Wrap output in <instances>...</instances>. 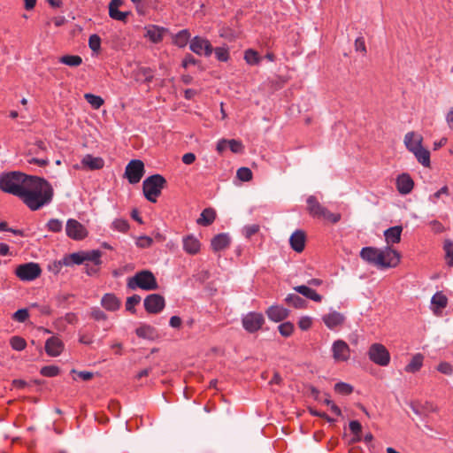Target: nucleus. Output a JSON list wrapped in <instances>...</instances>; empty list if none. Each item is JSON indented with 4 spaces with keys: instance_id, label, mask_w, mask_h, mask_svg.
<instances>
[{
    "instance_id": "f257e3e1",
    "label": "nucleus",
    "mask_w": 453,
    "mask_h": 453,
    "mask_svg": "<svg viewBox=\"0 0 453 453\" xmlns=\"http://www.w3.org/2000/svg\"><path fill=\"white\" fill-rule=\"evenodd\" d=\"M53 194L48 180L31 175L20 199L31 211H37L52 201Z\"/></svg>"
},
{
    "instance_id": "f03ea898",
    "label": "nucleus",
    "mask_w": 453,
    "mask_h": 453,
    "mask_svg": "<svg viewBox=\"0 0 453 453\" xmlns=\"http://www.w3.org/2000/svg\"><path fill=\"white\" fill-rule=\"evenodd\" d=\"M30 177L31 175L15 171L4 173L0 175V189L20 198Z\"/></svg>"
},
{
    "instance_id": "7ed1b4c3",
    "label": "nucleus",
    "mask_w": 453,
    "mask_h": 453,
    "mask_svg": "<svg viewBox=\"0 0 453 453\" xmlns=\"http://www.w3.org/2000/svg\"><path fill=\"white\" fill-rule=\"evenodd\" d=\"M165 185L166 180L161 174H153L146 178L142 182V191L145 198L151 203H156Z\"/></svg>"
},
{
    "instance_id": "20e7f679",
    "label": "nucleus",
    "mask_w": 453,
    "mask_h": 453,
    "mask_svg": "<svg viewBox=\"0 0 453 453\" xmlns=\"http://www.w3.org/2000/svg\"><path fill=\"white\" fill-rule=\"evenodd\" d=\"M307 211L313 218L323 219L328 222L335 224L340 221L341 214L333 213L326 207L322 206L314 196H310L307 198Z\"/></svg>"
},
{
    "instance_id": "39448f33",
    "label": "nucleus",
    "mask_w": 453,
    "mask_h": 453,
    "mask_svg": "<svg viewBox=\"0 0 453 453\" xmlns=\"http://www.w3.org/2000/svg\"><path fill=\"white\" fill-rule=\"evenodd\" d=\"M127 286L134 289L139 288L143 290H156L158 284L154 274L149 270H142L128 280Z\"/></svg>"
},
{
    "instance_id": "423d86ee",
    "label": "nucleus",
    "mask_w": 453,
    "mask_h": 453,
    "mask_svg": "<svg viewBox=\"0 0 453 453\" xmlns=\"http://www.w3.org/2000/svg\"><path fill=\"white\" fill-rule=\"evenodd\" d=\"M15 274L20 280L32 281L40 277L42 269L38 264L29 262L18 265Z\"/></svg>"
},
{
    "instance_id": "0eeeda50",
    "label": "nucleus",
    "mask_w": 453,
    "mask_h": 453,
    "mask_svg": "<svg viewBox=\"0 0 453 453\" xmlns=\"http://www.w3.org/2000/svg\"><path fill=\"white\" fill-rule=\"evenodd\" d=\"M369 359L380 366H387L390 362V354L381 343H372L368 349Z\"/></svg>"
},
{
    "instance_id": "6e6552de",
    "label": "nucleus",
    "mask_w": 453,
    "mask_h": 453,
    "mask_svg": "<svg viewBox=\"0 0 453 453\" xmlns=\"http://www.w3.org/2000/svg\"><path fill=\"white\" fill-rule=\"evenodd\" d=\"M360 257L367 263L375 265L377 266H388L394 265L393 263H385L384 255L381 250L375 247H365L360 251Z\"/></svg>"
},
{
    "instance_id": "1a4fd4ad",
    "label": "nucleus",
    "mask_w": 453,
    "mask_h": 453,
    "mask_svg": "<svg viewBox=\"0 0 453 453\" xmlns=\"http://www.w3.org/2000/svg\"><path fill=\"white\" fill-rule=\"evenodd\" d=\"M145 173L144 164L140 159L131 160L125 170V177L130 184L138 183L143 177Z\"/></svg>"
},
{
    "instance_id": "9d476101",
    "label": "nucleus",
    "mask_w": 453,
    "mask_h": 453,
    "mask_svg": "<svg viewBox=\"0 0 453 453\" xmlns=\"http://www.w3.org/2000/svg\"><path fill=\"white\" fill-rule=\"evenodd\" d=\"M243 328L250 334L259 331L265 324V318L262 313L250 311L242 319Z\"/></svg>"
},
{
    "instance_id": "9b49d317",
    "label": "nucleus",
    "mask_w": 453,
    "mask_h": 453,
    "mask_svg": "<svg viewBox=\"0 0 453 453\" xmlns=\"http://www.w3.org/2000/svg\"><path fill=\"white\" fill-rule=\"evenodd\" d=\"M331 351L335 363L347 362L350 358V348L343 340L334 341L332 344Z\"/></svg>"
},
{
    "instance_id": "f8f14e48",
    "label": "nucleus",
    "mask_w": 453,
    "mask_h": 453,
    "mask_svg": "<svg viewBox=\"0 0 453 453\" xmlns=\"http://www.w3.org/2000/svg\"><path fill=\"white\" fill-rule=\"evenodd\" d=\"M66 235L76 241H81L88 236V231L86 227L80 223L78 220L69 219L65 226Z\"/></svg>"
},
{
    "instance_id": "ddd939ff",
    "label": "nucleus",
    "mask_w": 453,
    "mask_h": 453,
    "mask_svg": "<svg viewBox=\"0 0 453 453\" xmlns=\"http://www.w3.org/2000/svg\"><path fill=\"white\" fill-rule=\"evenodd\" d=\"M190 50L196 55L210 57L213 52V47L210 41L201 36H195L189 44Z\"/></svg>"
},
{
    "instance_id": "4468645a",
    "label": "nucleus",
    "mask_w": 453,
    "mask_h": 453,
    "mask_svg": "<svg viewBox=\"0 0 453 453\" xmlns=\"http://www.w3.org/2000/svg\"><path fill=\"white\" fill-rule=\"evenodd\" d=\"M144 308L148 313L157 314L165 305V298L158 294H150L144 299Z\"/></svg>"
},
{
    "instance_id": "2eb2a0df",
    "label": "nucleus",
    "mask_w": 453,
    "mask_h": 453,
    "mask_svg": "<svg viewBox=\"0 0 453 453\" xmlns=\"http://www.w3.org/2000/svg\"><path fill=\"white\" fill-rule=\"evenodd\" d=\"M395 185L401 195H408L414 188V181L409 173H402L396 178Z\"/></svg>"
},
{
    "instance_id": "dca6fc26",
    "label": "nucleus",
    "mask_w": 453,
    "mask_h": 453,
    "mask_svg": "<svg viewBox=\"0 0 453 453\" xmlns=\"http://www.w3.org/2000/svg\"><path fill=\"white\" fill-rule=\"evenodd\" d=\"M324 324L331 330L341 326L345 321V316L338 311H331L322 317Z\"/></svg>"
},
{
    "instance_id": "f3484780",
    "label": "nucleus",
    "mask_w": 453,
    "mask_h": 453,
    "mask_svg": "<svg viewBox=\"0 0 453 453\" xmlns=\"http://www.w3.org/2000/svg\"><path fill=\"white\" fill-rule=\"evenodd\" d=\"M64 349V343L58 336L49 338L45 342V351L50 357L59 356Z\"/></svg>"
},
{
    "instance_id": "a211bd4d",
    "label": "nucleus",
    "mask_w": 453,
    "mask_h": 453,
    "mask_svg": "<svg viewBox=\"0 0 453 453\" xmlns=\"http://www.w3.org/2000/svg\"><path fill=\"white\" fill-rule=\"evenodd\" d=\"M265 313L270 320L280 322L288 317L289 311L280 305H272L266 310Z\"/></svg>"
},
{
    "instance_id": "6ab92c4d",
    "label": "nucleus",
    "mask_w": 453,
    "mask_h": 453,
    "mask_svg": "<svg viewBox=\"0 0 453 453\" xmlns=\"http://www.w3.org/2000/svg\"><path fill=\"white\" fill-rule=\"evenodd\" d=\"M403 142H404L406 149L410 152H412L417 148H419L422 146L423 137L421 134H419L414 131H411V132H408L404 135Z\"/></svg>"
},
{
    "instance_id": "aec40b11",
    "label": "nucleus",
    "mask_w": 453,
    "mask_h": 453,
    "mask_svg": "<svg viewBox=\"0 0 453 453\" xmlns=\"http://www.w3.org/2000/svg\"><path fill=\"white\" fill-rule=\"evenodd\" d=\"M305 241H306V235H305V233L302 230L295 231L289 238V243H290L291 248L296 252H298V253L302 252L304 250Z\"/></svg>"
},
{
    "instance_id": "412c9836",
    "label": "nucleus",
    "mask_w": 453,
    "mask_h": 453,
    "mask_svg": "<svg viewBox=\"0 0 453 453\" xmlns=\"http://www.w3.org/2000/svg\"><path fill=\"white\" fill-rule=\"evenodd\" d=\"M145 37L149 38L150 42L153 43H158L162 42L164 34L165 33L166 29L164 27H160L158 26L150 25L147 27Z\"/></svg>"
},
{
    "instance_id": "4be33fe9",
    "label": "nucleus",
    "mask_w": 453,
    "mask_h": 453,
    "mask_svg": "<svg viewBox=\"0 0 453 453\" xmlns=\"http://www.w3.org/2000/svg\"><path fill=\"white\" fill-rule=\"evenodd\" d=\"M101 305L107 311H115L119 309L121 302L114 294L107 293L102 297Z\"/></svg>"
},
{
    "instance_id": "5701e85b",
    "label": "nucleus",
    "mask_w": 453,
    "mask_h": 453,
    "mask_svg": "<svg viewBox=\"0 0 453 453\" xmlns=\"http://www.w3.org/2000/svg\"><path fill=\"white\" fill-rule=\"evenodd\" d=\"M230 237L227 234L222 233L215 235L211 242V246L213 251L218 252L226 249L230 245Z\"/></svg>"
},
{
    "instance_id": "b1692460",
    "label": "nucleus",
    "mask_w": 453,
    "mask_h": 453,
    "mask_svg": "<svg viewBox=\"0 0 453 453\" xmlns=\"http://www.w3.org/2000/svg\"><path fill=\"white\" fill-rule=\"evenodd\" d=\"M81 164L83 167L89 170H100L104 166V160L100 157H93L88 154L82 158Z\"/></svg>"
},
{
    "instance_id": "393cba45",
    "label": "nucleus",
    "mask_w": 453,
    "mask_h": 453,
    "mask_svg": "<svg viewBox=\"0 0 453 453\" xmlns=\"http://www.w3.org/2000/svg\"><path fill=\"white\" fill-rule=\"evenodd\" d=\"M403 227L401 226H395L388 228L384 232V236L388 246L390 244L399 243L401 241V234Z\"/></svg>"
},
{
    "instance_id": "a878e982",
    "label": "nucleus",
    "mask_w": 453,
    "mask_h": 453,
    "mask_svg": "<svg viewBox=\"0 0 453 453\" xmlns=\"http://www.w3.org/2000/svg\"><path fill=\"white\" fill-rule=\"evenodd\" d=\"M381 252L384 255V262L385 263H393L394 265L388 266H381L382 268H390L395 267L400 263V253L395 250L392 249L390 246H387L384 250H381Z\"/></svg>"
},
{
    "instance_id": "bb28decb",
    "label": "nucleus",
    "mask_w": 453,
    "mask_h": 453,
    "mask_svg": "<svg viewBox=\"0 0 453 453\" xmlns=\"http://www.w3.org/2000/svg\"><path fill=\"white\" fill-rule=\"evenodd\" d=\"M122 4L121 0H111L109 4V15L111 19L119 21H125L127 12L119 11V7Z\"/></svg>"
},
{
    "instance_id": "cd10ccee",
    "label": "nucleus",
    "mask_w": 453,
    "mask_h": 453,
    "mask_svg": "<svg viewBox=\"0 0 453 453\" xmlns=\"http://www.w3.org/2000/svg\"><path fill=\"white\" fill-rule=\"evenodd\" d=\"M85 263L84 251L74 252L69 255H65L59 265H65V266H72L73 265H81Z\"/></svg>"
},
{
    "instance_id": "c85d7f7f",
    "label": "nucleus",
    "mask_w": 453,
    "mask_h": 453,
    "mask_svg": "<svg viewBox=\"0 0 453 453\" xmlns=\"http://www.w3.org/2000/svg\"><path fill=\"white\" fill-rule=\"evenodd\" d=\"M200 242L193 235H188L183 239V250L188 253L195 255L200 250Z\"/></svg>"
},
{
    "instance_id": "c756f323",
    "label": "nucleus",
    "mask_w": 453,
    "mask_h": 453,
    "mask_svg": "<svg viewBox=\"0 0 453 453\" xmlns=\"http://www.w3.org/2000/svg\"><path fill=\"white\" fill-rule=\"evenodd\" d=\"M216 219V211L212 208H205L197 219L196 223L200 226H208L211 225Z\"/></svg>"
},
{
    "instance_id": "7c9ffc66",
    "label": "nucleus",
    "mask_w": 453,
    "mask_h": 453,
    "mask_svg": "<svg viewBox=\"0 0 453 453\" xmlns=\"http://www.w3.org/2000/svg\"><path fill=\"white\" fill-rule=\"evenodd\" d=\"M411 153L415 156L416 159L419 164H421L425 167H430V151L425 149L423 145L414 150V151H412Z\"/></svg>"
},
{
    "instance_id": "2f4dec72",
    "label": "nucleus",
    "mask_w": 453,
    "mask_h": 453,
    "mask_svg": "<svg viewBox=\"0 0 453 453\" xmlns=\"http://www.w3.org/2000/svg\"><path fill=\"white\" fill-rule=\"evenodd\" d=\"M294 289L297 293L303 295V296H305L314 302L319 303L322 301V296L318 294L315 290L309 288L308 286L300 285V286L295 287Z\"/></svg>"
},
{
    "instance_id": "473e14b6",
    "label": "nucleus",
    "mask_w": 453,
    "mask_h": 453,
    "mask_svg": "<svg viewBox=\"0 0 453 453\" xmlns=\"http://www.w3.org/2000/svg\"><path fill=\"white\" fill-rule=\"evenodd\" d=\"M135 334L140 338L153 340L157 335V330L150 325H142L136 328Z\"/></svg>"
},
{
    "instance_id": "72a5a7b5",
    "label": "nucleus",
    "mask_w": 453,
    "mask_h": 453,
    "mask_svg": "<svg viewBox=\"0 0 453 453\" xmlns=\"http://www.w3.org/2000/svg\"><path fill=\"white\" fill-rule=\"evenodd\" d=\"M424 357L421 354H416L412 357L410 363L405 366L404 370L407 372H417L423 365Z\"/></svg>"
},
{
    "instance_id": "f704fd0d",
    "label": "nucleus",
    "mask_w": 453,
    "mask_h": 453,
    "mask_svg": "<svg viewBox=\"0 0 453 453\" xmlns=\"http://www.w3.org/2000/svg\"><path fill=\"white\" fill-rule=\"evenodd\" d=\"M285 302L296 309H303L307 304L306 301L296 294H288L285 298Z\"/></svg>"
},
{
    "instance_id": "c9c22d12",
    "label": "nucleus",
    "mask_w": 453,
    "mask_h": 453,
    "mask_svg": "<svg viewBox=\"0 0 453 453\" xmlns=\"http://www.w3.org/2000/svg\"><path fill=\"white\" fill-rule=\"evenodd\" d=\"M243 58L250 65H258L262 61V58L259 56L258 52L253 49L246 50Z\"/></svg>"
},
{
    "instance_id": "e433bc0d",
    "label": "nucleus",
    "mask_w": 453,
    "mask_h": 453,
    "mask_svg": "<svg viewBox=\"0 0 453 453\" xmlns=\"http://www.w3.org/2000/svg\"><path fill=\"white\" fill-rule=\"evenodd\" d=\"M443 250L445 252L444 259L446 265L449 267H453V241L445 240L443 242Z\"/></svg>"
},
{
    "instance_id": "4c0bfd02",
    "label": "nucleus",
    "mask_w": 453,
    "mask_h": 453,
    "mask_svg": "<svg viewBox=\"0 0 453 453\" xmlns=\"http://www.w3.org/2000/svg\"><path fill=\"white\" fill-rule=\"evenodd\" d=\"M58 61L71 67H77L82 64V58L78 55H64Z\"/></svg>"
},
{
    "instance_id": "58836bf2",
    "label": "nucleus",
    "mask_w": 453,
    "mask_h": 453,
    "mask_svg": "<svg viewBox=\"0 0 453 453\" xmlns=\"http://www.w3.org/2000/svg\"><path fill=\"white\" fill-rule=\"evenodd\" d=\"M189 38H190V33L188 32V30L183 29L175 35V36L173 38V43L180 48H183L187 45Z\"/></svg>"
},
{
    "instance_id": "ea45409f",
    "label": "nucleus",
    "mask_w": 453,
    "mask_h": 453,
    "mask_svg": "<svg viewBox=\"0 0 453 453\" xmlns=\"http://www.w3.org/2000/svg\"><path fill=\"white\" fill-rule=\"evenodd\" d=\"M102 252L98 250H92L84 251V258L86 261H90L94 265L100 266L102 265Z\"/></svg>"
},
{
    "instance_id": "a19ab883",
    "label": "nucleus",
    "mask_w": 453,
    "mask_h": 453,
    "mask_svg": "<svg viewBox=\"0 0 453 453\" xmlns=\"http://www.w3.org/2000/svg\"><path fill=\"white\" fill-rule=\"evenodd\" d=\"M432 305H434L437 310L444 309L448 304V298L441 292L435 293L431 300Z\"/></svg>"
},
{
    "instance_id": "79ce46f5",
    "label": "nucleus",
    "mask_w": 453,
    "mask_h": 453,
    "mask_svg": "<svg viewBox=\"0 0 453 453\" xmlns=\"http://www.w3.org/2000/svg\"><path fill=\"white\" fill-rule=\"evenodd\" d=\"M84 98L96 110L99 109L104 103L101 96L90 93L85 94Z\"/></svg>"
},
{
    "instance_id": "37998d69",
    "label": "nucleus",
    "mask_w": 453,
    "mask_h": 453,
    "mask_svg": "<svg viewBox=\"0 0 453 453\" xmlns=\"http://www.w3.org/2000/svg\"><path fill=\"white\" fill-rule=\"evenodd\" d=\"M10 345L14 350L21 351L26 349L27 342L23 337L16 335L10 339Z\"/></svg>"
},
{
    "instance_id": "c03bdc74",
    "label": "nucleus",
    "mask_w": 453,
    "mask_h": 453,
    "mask_svg": "<svg viewBox=\"0 0 453 453\" xmlns=\"http://www.w3.org/2000/svg\"><path fill=\"white\" fill-rule=\"evenodd\" d=\"M46 228L49 232L59 233L63 229V222L58 219H50L46 225Z\"/></svg>"
},
{
    "instance_id": "a18cd8bd",
    "label": "nucleus",
    "mask_w": 453,
    "mask_h": 453,
    "mask_svg": "<svg viewBox=\"0 0 453 453\" xmlns=\"http://www.w3.org/2000/svg\"><path fill=\"white\" fill-rule=\"evenodd\" d=\"M349 430L355 436V441H361V432H362V426L361 423L357 420H352L349 422Z\"/></svg>"
},
{
    "instance_id": "49530a36",
    "label": "nucleus",
    "mask_w": 453,
    "mask_h": 453,
    "mask_svg": "<svg viewBox=\"0 0 453 453\" xmlns=\"http://www.w3.org/2000/svg\"><path fill=\"white\" fill-rule=\"evenodd\" d=\"M334 390L340 395H348L353 392V387L345 382H338L334 385Z\"/></svg>"
},
{
    "instance_id": "de8ad7c7",
    "label": "nucleus",
    "mask_w": 453,
    "mask_h": 453,
    "mask_svg": "<svg viewBox=\"0 0 453 453\" xmlns=\"http://www.w3.org/2000/svg\"><path fill=\"white\" fill-rule=\"evenodd\" d=\"M213 51L215 53L216 58L220 62H226L230 58L229 50L227 48L217 47L213 49Z\"/></svg>"
},
{
    "instance_id": "09e8293b",
    "label": "nucleus",
    "mask_w": 453,
    "mask_h": 453,
    "mask_svg": "<svg viewBox=\"0 0 453 453\" xmlns=\"http://www.w3.org/2000/svg\"><path fill=\"white\" fill-rule=\"evenodd\" d=\"M294 328V324L289 321L281 323L278 326L280 334L284 337H289L293 334Z\"/></svg>"
},
{
    "instance_id": "8fccbe9b",
    "label": "nucleus",
    "mask_w": 453,
    "mask_h": 453,
    "mask_svg": "<svg viewBox=\"0 0 453 453\" xmlns=\"http://www.w3.org/2000/svg\"><path fill=\"white\" fill-rule=\"evenodd\" d=\"M59 367L56 365H46L42 367L40 373L45 377H55L59 374Z\"/></svg>"
},
{
    "instance_id": "3c124183",
    "label": "nucleus",
    "mask_w": 453,
    "mask_h": 453,
    "mask_svg": "<svg viewBox=\"0 0 453 453\" xmlns=\"http://www.w3.org/2000/svg\"><path fill=\"white\" fill-rule=\"evenodd\" d=\"M141 302V296L138 295H133L127 297L126 302V309L127 311L134 313L135 309L134 306L137 305Z\"/></svg>"
},
{
    "instance_id": "603ef678",
    "label": "nucleus",
    "mask_w": 453,
    "mask_h": 453,
    "mask_svg": "<svg viewBox=\"0 0 453 453\" xmlns=\"http://www.w3.org/2000/svg\"><path fill=\"white\" fill-rule=\"evenodd\" d=\"M88 46L94 52H98L101 49V38L99 35L94 34L88 38Z\"/></svg>"
},
{
    "instance_id": "864d4df0",
    "label": "nucleus",
    "mask_w": 453,
    "mask_h": 453,
    "mask_svg": "<svg viewBox=\"0 0 453 453\" xmlns=\"http://www.w3.org/2000/svg\"><path fill=\"white\" fill-rule=\"evenodd\" d=\"M442 196H449V188L448 186H443L442 188H441L439 190H437L435 193H434L433 195H431L429 196V201L433 203H436L437 201Z\"/></svg>"
},
{
    "instance_id": "5fc2aeb1",
    "label": "nucleus",
    "mask_w": 453,
    "mask_h": 453,
    "mask_svg": "<svg viewBox=\"0 0 453 453\" xmlns=\"http://www.w3.org/2000/svg\"><path fill=\"white\" fill-rule=\"evenodd\" d=\"M237 178L242 181H249L252 179V172L248 167H241L236 173Z\"/></svg>"
},
{
    "instance_id": "6e6d98bb",
    "label": "nucleus",
    "mask_w": 453,
    "mask_h": 453,
    "mask_svg": "<svg viewBox=\"0 0 453 453\" xmlns=\"http://www.w3.org/2000/svg\"><path fill=\"white\" fill-rule=\"evenodd\" d=\"M112 227L119 232L126 233L129 229V224L125 219H118L112 222Z\"/></svg>"
},
{
    "instance_id": "4d7b16f0",
    "label": "nucleus",
    "mask_w": 453,
    "mask_h": 453,
    "mask_svg": "<svg viewBox=\"0 0 453 453\" xmlns=\"http://www.w3.org/2000/svg\"><path fill=\"white\" fill-rule=\"evenodd\" d=\"M259 229L260 226L257 224L248 225L243 227L242 233L246 238L250 239L256 234Z\"/></svg>"
},
{
    "instance_id": "13d9d810",
    "label": "nucleus",
    "mask_w": 453,
    "mask_h": 453,
    "mask_svg": "<svg viewBox=\"0 0 453 453\" xmlns=\"http://www.w3.org/2000/svg\"><path fill=\"white\" fill-rule=\"evenodd\" d=\"M47 150L46 144L44 142L39 140L34 144V146L29 150V154L41 155L42 152H45Z\"/></svg>"
},
{
    "instance_id": "bf43d9fd",
    "label": "nucleus",
    "mask_w": 453,
    "mask_h": 453,
    "mask_svg": "<svg viewBox=\"0 0 453 453\" xmlns=\"http://www.w3.org/2000/svg\"><path fill=\"white\" fill-rule=\"evenodd\" d=\"M138 74H141L144 77V82L150 83L153 81L154 75L153 71L150 67H140L138 69Z\"/></svg>"
},
{
    "instance_id": "052dcab7",
    "label": "nucleus",
    "mask_w": 453,
    "mask_h": 453,
    "mask_svg": "<svg viewBox=\"0 0 453 453\" xmlns=\"http://www.w3.org/2000/svg\"><path fill=\"white\" fill-rule=\"evenodd\" d=\"M29 317L28 311L27 309H19L15 311L12 315V319L18 322H25Z\"/></svg>"
},
{
    "instance_id": "680f3d73",
    "label": "nucleus",
    "mask_w": 453,
    "mask_h": 453,
    "mask_svg": "<svg viewBox=\"0 0 453 453\" xmlns=\"http://www.w3.org/2000/svg\"><path fill=\"white\" fill-rule=\"evenodd\" d=\"M90 317L97 321L107 319V315L98 307H94L91 309Z\"/></svg>"
},
{
    "instance_id": "e2e57ef3",
    "label": "nucleus",
    "mask_w": 453,
    "mask_h": 453,
    "mask_svg": "<svg viewBox=\"0 0 453 453\" xmlns=\"http://www.w3.org/2000/svg\"><path fill=\"white\" fill-rule=\"evenodd\" d=\"M227 143H228V148L234 153H240V152H242V150L243 149V146L240 141H237L234 139L227 140Z\"/></svg>"
},
{
    "instance_id": "0e129e2a",
    "label": "nucleus",
    "mask_w": 453,
    "mask_h": 453,
    "mask_svg": "<svg viewBox=\"0 0 453 453\" xmlns=\"http://www.w3.org/2000/svg\"><path fill=\"white\" fill-rule=\"evenodd\" d=\"M153 242V240L152 238L149 237V236H140L137 241H136V245L139 247V248H149L151 246Z\"/></svg>"
},
{
    "instance_id": "69168bd1",
    "label": "nucleus",
    "mask_w": 453,
    "mask_h": 453,
    "mask_svg": "<svg viewBox=\"0 0 453 453\" xmlns=\"http://www.w3.org/2000/svg\"><path fill=\"white\" fill-rule=\"evenodd\" d=\"M311 325H312V320L308 316H303V317L300 318V319L298 321V326L302 330H308L309 328H311Z\"/></svg>"
},
{
    "instance_id": "338daca9",
    "label": "nucleus",
    "mask_w": 453,
    "mask_h": 453,
    "mask_svg": "<svg viewBox=\"0 0 453 453\" xmlns=\"http://www.w3.org/2000/svg\"><path fill=\"white\" fill-rule=\"evenodd\" d=\"M437 370L443 373L449 375L453 372L452 365L448 362H441L438 365Z\"/></svg>"
},
{
    "instance_id": "774afa93",
    "label": "nucleus",
    "mask_w": 453,
    "mask_h": 453,
    "mask_svg": "<svg viewBox=\"0 0 453 453\" xmlns=\"http://www.w3.org/2000/svg\"><path fill=\"white\" fill-rule=\"evenodd\" d=\"M355 50L356 51H360L363 55L366 54V46L365 42L364 37H357L355 41Z\"/></svg>"
}]
</instances>
